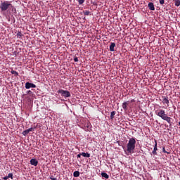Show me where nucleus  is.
Returning a JSON list of instances; mask_svg holds the SVG:
<instances>
[{
  "mask_svg": "<svg viewBox=\"0 0 180 180\" xmlns=\"http://www.w3.org/2000/svg\"><path fill=\"white\" fill-rule=\"evenodd\" d=\"M29 133H30V132H29L28 131L25 130V131H22V134L23 136H26V135L29 134Z\"/></svg>",
  "mask_w": 180,
  "mask_h": 180,
  "instance_id": "nucleus-19",
  "label": "nucleus"
},
{
  "mask_svg": "<svg viewBox=\"0 0 180 180\" xmlns=\"http://www.w3.org/2000/svg\"><path fill=\"white\" fill-rule=\"evenodd\" d=\"M162 103L163 104H167V107H169V100H168V98L165 97V96H162Z\"/></svg>",
  "mask_w": 180,
  "mask_h": 180,
  "instance_id": "nucleus-9",
  "label": "nucleus"
},
{
  "mask_svg": "<svg viewBox=\"0 0 180 180\" xmlns=\"http://www.w3.org/2000/svg\"><path fill=\"white\" fill-rule=\"evenodd\" d=\"M131 102H134V100H131Z\"/></svg>",
  "mask_w": 180,
  "mask_h": 180,
  "instance_id": "nucleus-31",
  "label": "nucleus"
},
{
  "mask_svg": "<svg viewBox=\"0 0 180 180\" xmlns=\"http://www.w3.org/2000/svg\"><path fill=\"white\" fill-rule=\"evenodd\" d=\"M74 61H75V63H77V62H78V58H77V56H75V57L74 58Z\"/></svg>",
  "mask_w": 180,
  "mask_h": 180,
  "instance_id": "nucleus-27",
  "label": "nucleus"
},
{
  "mask_svg": "<svg viewBox=\"0 0 180 180\" xmlns=\"http://www.w3.org/2000/svg\"><path fill=\"white\" fill-rule=\"evenodd\" d=\"M17 37H18V38H20V37H22V34L20 32H18L17 33Z\"/></svg>",
  "mask_w": 180,
  "mask_h": 180,
  "instance_id": "nucleus-20",
  "label": "nucleus"
},
{
  "mask_svg": "<svg viewBox=\"0 0 180 180\" xmlns=\"http://www.w3.org/2000/svg\"><path fill=\"white\" fill-rule=\"evenodd\" d=\"M116 47V44L115 42H112L111 45L109 46V51H115V48Z\"/></svg>",
  "mask_w": 180,
  "mask_h": 180,
  "instance_id": "nucleus-8",
  "label": "nucleus"
},
{
  "mask_svg": "<svg viewBox=\"0 0 180 180\" xmlns=\"http://www.w3.org/2000/svg\"><path fill=\"white\" fill-rule=\"evenodd\" d=\"M101 176L104 177L105 179H109L110 178L109 174H107L105 172L101 173Z\"/></svg>",
  "mask_w": 180,
  "mask_h": 180,
  "instance_id": "nucleus-12",
  "label": "nucleus"
},
{
  "mask_svg": "<svg viewBox=\"0 0 180 180\" xmlns=\"http://www.w3.org/2000/svg\"><path fill=\"white\" fill-rule=\"evenodd\" d=\"M8 179L11 178V179H13V174L12 173H9L8 175L6 176Z\"/></svg>",
  "mask_w": 180,
  "mask_h": 180,
  "instance_id": "nucleus-23",
  "label": "nucleus"
},
{
  "mask_svg": "<svg viewBox=\"0 0 180 180\" xmlns=\"http://www.w3.org/2000/svg\"><path fill=\"white\" fill-rule=\"evenodd\" d=\"M115 114H116L115 111H112L111 112V115H110V118L111 119V120H114Z\"/></svg>",
  "mask_w": 180,
  "mask_h": 180,
  "instance_id": "nucleus-13",
  "label": "nucleus"
},
{
  "mask_svg": "<svg viewBox=\"0 0 180 180\" xmlns=\"http://www.w3.org/2000/svg\"><path fill=\"white\" fill-rule=\"evenodd\" d=\"M51 180H57L56 178H53V176H51Z\"/></svg>",
  "mask_w": 180,
  "mask_h": 180,
  "instance_id": "nucleus-30",
  "label": "nucleus"
},
{
  "mask_svg": "<svg viewBox=\"0 0 180 180\" xmlns=\"http://www.w3.org/2000/svg\"><path fill=\"white\" fill-rule=\"evenodd\" d=\"M27 94L28 95H32V94H33V92L31 91L30 90H28V91H27Z\"/></svg>",
  "mask_w": 180,
  "mask_h": 180,
  "instance_id": "nucleus-26",
  "label": "nucleus"
},
{
  "mask_svg": "<svg viewBox=\"0 0 180 180\" xmlns=\"http://www.w3.org/2000/svg\"><path fill=\"white\" fill-rule=\"evenodd\" d=\"M81 154H82V155L84 158H90V154L88 153H82Z\"/></svg>",
  "mask_w": 180,
  "mask_h": 180,
  "instance_id": "nucleus-15",
  "label": "nucleus"
},
{
  "mask_svg": "<svg viewBox=\"0 0 180 180\" xmlns=\"http://www.w3.org/2000/svg\"><path fill=\"white\" fill-rule=\"evenodd\" d=\"M11 74L14 75L15 77H17L19 75V73H18L15 70H11Z\"/></svg>",
  "mask_w": 180,
  "mask_h": 180,
  "instance_id": "nucleus-17",
  "label": "nucleus"
},
{
  "mask_svg": "<svg viewBox=\"0 0 180 180\" xmlns=\"http://www.w3.org/2000/svg\"><path fill=\"white\" fill-rule=\"evenodd\" d=\"M148 8H149V9L150 11H155V6H154V4L153 3H149L148 4Z\"/></svg>",
  "mask_w": 180,
  "mask_h": 180,
  "instance_id": "nucleus-11",
  "label": "nucleus"
},
{
  "mask_svg": "<svg viewBox=\"0 0 180 180\" xmlns=\"http://www.w3.org/2000/svg\"><path fill=\"white\" fill-rule=\"evenodd\" d=\"M159 3L160 5H164L165 4V0H159Z\"/></svg>",
  "mask_w": 180,
  "mask_h": 180,
  "instance_id": "nucleus-21",
  "label": "nucleus"
},
{
  "mask_svg": "<svg viewBox=\"0 0 180 180\" xmlns=\"http://www.w3.org/2000/svg\"><path fill=\"white\" fill-rule=\"evenodd\" d=\"M127 105H129V101L122 103V109L124 110V111H127Z\"/></svg>",
  "mask_w": 180,
  "mask_h": 180,
  "instance_id": "nucleus-10",
  "label": "nucleus"
},
{
  "mask_svg": "<svg viewBox=\"0 0 180 180\" xmlns=\"http://www.w3.org/2000/svg\"><path fill=\"white\" fill-rule=\"evenodd\" d=\"M156 115L160 117L162 120L167 121L169 124H172V117L167 116L165 113V110H158L155 111Z\"/></svg>",
  "mask_w": 180,
  "mask_h": 180,
  "instance_id": "nucleus-1",
  "label": "nucleus"
},
{
  "mask_svg": "<svg viewBox=\"0 0 180 180\" xmlns=\"http://www.w3.org/2000/svg\"><path fill=\"white\" fill-rule=\"evenodd\" d=\"M79 4L82 5L84 3V0H78Z\"/></svg>",
  "mask_w": 180,
  "mask_h": 180,
  "instance_id": "nucleus-24",
  "label": "nucleus"
},
{
  "mask_svg": "<svg viewBox=\"0 0 180 180\" xmlns=\"http://www.w3.org/2000/svg\"><path fill=\"white\" fill-rule=\"evenodd\" d=\"M79 176H80V172H78V171L74 172V173H73V176L74 177H79Z\"/></svg>",
  "mask_w": 180,
  "mask_h": 180,
  "instance_id": "nucleus-14",
  "label": "nucleus"
},
{
  "mask_svg": "<svg viewBox=\"0 0 180 180\" xmlns=\"http://www.w3.org/2000/svg\"><path fill=\"white\" fill-rule=\"evenodd\" d=\"M81 156H82V153H79V154L77 155V158H80Z\"/></svg>",
  "mask_w": 180,
  "mask_h": 180,
  "instance_id": "nucleus-29",
  "label": "nucleus"
},
{
  "mask_svg": "<svg viewBox=\"0 0 180 180\" xmlns=\"http://www.w3.org/2000/svg\"><path fill=\"white\" fill-rule=\"evenodd\" d=\"M13 8L12 4L9 3L8 1H1L0 9L1 12H5Z\"/></svg>",
  "mask_w": 180,
  "mask_h": 180,
  "instance_id": "nucleus-3",
  "label": "nucleus"
},
{
  "mask_svg": "<svg viewBox=\"0 0 180 180\" xmlns=\"http://www.w3.org/2000/svg\"><path fill=\"white\" fill-rule=\"evenodd\" d=\"M179 126H180V122H179Z\"/></svg>",
  "mask_w": 180,
  "mask_h": 180,
  "instance_id": "nucleus-32",
  "label": "nucleus"
},
{
  "mask_svg": "<svg viewBox=\"0 0 180 180\" xmlns=\"http://www.w3.org/2000/svg\"><path fill=\"white\" fill-rule=\"evenodd\" d=\"M136 141L135 139H130L128 143H127V152L129 153H134L136 148Z\"/></svg>",
  "mask_w": 180,
  "mask_h": 180,
  "instance_id": "nucleus-2",
  "label": "nucleus"
},
{
  "mask_svg": "<svg viewBox=\"0 0 180 180\" xmlns=\"http://www.w3.org/2000/svg\"><path fill=\"white\" fill-rule=\"evenodd\" d=\"M162 151H163V153H165L170 154V153H169V152L166 151V150H165V147H163V148H162Z\"/></svg>",
  "mask_w": 180,
  "mask_h": 180,
  "instance_id": "nucleus-25",
  "label": "nucleus"
},
{
  "mask_svg": "<svg viewBox=\"0 0 180 180\" xmlns=\"http://www.w3.org/2000/svg\"><path fill=\"white\" fill-rule=\"evenodd\" d=\"M84 15H85L86 16H89L90 14V11H83Z\"/></svg>",
  "mask_w": 180,
  "mask_h": 180,
  "instance_id": "nucleus-18",
  "label": "nucleus"
},
{
  "mask_svg": "<svg viewBox=\"0 0 180 180\" xmlns=\"http://www.w3.org/2000/svg\"><path fill=\"white\" fill-rule=\"evenodd\" d=\"M155 146H154V150H153L152 151V154L154 155H157V151H158V141L156 140H155Z\"/></svg>",
  "mask_w": 180,
  "mask_h": 180,
  "instance_id": "nucleus-6",
  "label": "nucleus"
},
{
  "mask_svg": "<svg viewBox=\"0 0 180 180\" xmlns=\"http://www.w3.org/2000/svg\"><path fill=\"white\" fill-rule=\"evenodd\" d=\"M30 164H31V165H32L34 167H37V165H38V160L37 159L32 158L30 160Z\"/></svg>",
  "mask_w": 180,
  "mask_h": 180,
  "instance_id": "nucleus-7",
  "label": "nucleus"
},
{
  "mask_svg": "<svg viewBox=\"0 0 180 180\" xmlns=\"http://www.w3.org/2000/svg\"><path fill=\"white\" fill-rule=\"evenodd\" d=\"M58 94H60L62 96L65 98L71 97V93H70L67 90L60 89L59 91H58Z\"/></svg>",
  "mask_w": 180,
  "mask_h": 180,
  "instance_id": "nucleus-4",
  "label": "nucleus"
},
{
  "mask_svg": "<svg viewBox=\"0 0 180 180\" xmlns=\"http://www.w3.org/2000/svg\"><path fill=\"white\" fill-rule=\"evenodd\" d=\"M34 129H35V127L34 128L32 127V128L27 129L26 131L30 132V131H34Z\"/></svg>",
  "mask_w": 180,
  "mask_h": 180,
  "instance_id": "nucleus-22",
  "label": "nucleus"
},
{
  "mask_svg": "<svg viewBox=\"0 0 180 180\" xmlns=\"http://www.w3.org/2000/svg\"><path fill=\"white\" fill-rule=\"evenodd\" d=\"M174 3L175 4V6L177 7L180 6V0H174Z\"/></svg>",
  "mask_w": 180,
  "mask_h": 180,
  "instance_id": "nucleus-16",
  "label": "nucleus"
},
{
  "mask_svg": "<svg viewBox=\"0 0 180 180\" xmlns=\"http://www.w3.org/2000/svg\"><path fill=\"white\" fill-rule=\"evenodd\" d=\"M25 88L26 89H30V88H37V85L34 84L33 83L27 82L25 84Z\"/></svg>",
  "mask_w": 180,
  "mask_h": 180,
  "instance_id": "nucleus-5",
  "label": "nucleus"
},
{
  "mask_svg": "<svg viewBox=\"0 0 180 180\" xmlns=\"http://www.w3.org/2000/svg\"><path fill=\"white\" fill-rule=\"evenodd\" d=\"M8 179L9 178L7 176L2 178L3 180H8Z\"/></svg>",
  "mask_w": 180,
  "mask_h": 180,
  "instance_id": "nucleus-28",
  "label": "nucleus"
}]
</instances>
